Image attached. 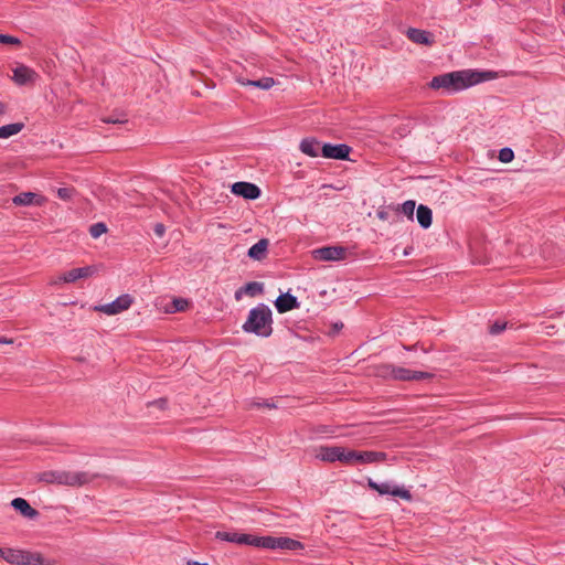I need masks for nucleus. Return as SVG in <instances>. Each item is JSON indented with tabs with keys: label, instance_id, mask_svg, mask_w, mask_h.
<instances>
[{
	"label": "nucleus",
	"instance_id": "1",
	"mask_svg": "<svg viewBox=\"0 0 565 565\" xmlns=\"http://www.w3.org/2000/svg\"><path fill=\"white\" fill-rule=\"evenodd\" d=\"M491 78H493L491 72L462 70L434 76L429 82V87L433 89H443L444 93L450 95Z\"/></svg>",
	"mask_w": 565,
	"mask_h": 565
},
{
	"label": "nucleus",
	"instance_id": "2",
	"mask_svg": "<svg viewBox=\"0 0 565 565\" xmlns=\"http://www.w3.org/2000/svg\"><path fill=\"white\" fill-rule=\"evenodd\" d=\"M271 323V310L268 306L260 303L249 310L247 320L243 324V330L266 338L273 332Z\"/></svg>",
	"mask_w": 565,
	"mask_h": 565
},
{
	"label": "nucleus",
	"instance_id": "3",
	"mask_svg": "<svg viewBox=\"0 0 565 565\" xmlns=\"http://www.w3.org/2000/svg\"><path fill=\"white\" fill-rule=\"evenodd\" d=\"M315 457L324 462H335L353 466L354 450L341 446H319Z\"/></svg>",
	"mask_w": 565,
	"mask_h": 565
},
{
	"label": "nucleus",
	"instance_id": "4",
	"mask_svg": "<svg viewBox=\"0 0 565 565\" xmlns=\"http://www.w3.org/2000/svg\"><path fill=\"white\" fill-rule=\"evenodd\" d=\"M0 556L13 565H42V558L39 554L26 551L0 547Z\"/></svg>",
	"mask_w": 565,
	"mask_h": 565
},
{
	"label": "nucleus",
	"instance_id": "5",
	"mask_svg": "<svg viewBox=\"0 0 565 565\" xmlns=\"http://www.w3.org/2000/svg\"><path fill=\"white\" fill-rule=\"evenodd\" d=\"M258 547L268 550H288L296 551L302 548V544L299 541L284 537V536H259Z\"/></svg>",
	"mask_w": 565,
	"mask_h": 565
},
{
	"label": "nucleus",
	"instance_id": "6",
	"mask_svg": "<svg viewBox=\"0 0 565 565\" xmlns=\"http://www.w3.org/2000/svg\"><path fill=\"white\" fill-rule=\"evenodd\" d=\"M367 486L370 489L379 492V494H381V495L392 494L394 497H398V498H402L407 501L412 500V494L408 490L401 488L398 486H394L390 482L379 483V482L374 481L373 479L369 478Z\"/></svg>",
	"mask_w": 565,
	"mask_h": 565
},
{
	"label": "nucleus",
	"instance_id": "7",
	"mask_svg": "<svg viewBox=\"0 0 565 565\" xmlns=\"http://www.w3.org/2000/svg\"><path fill=\"white\" fill-rule=\"evenodd\" d=\"M97 475L88 471H66L62 470L61 486L82 487L92 482Z\"/></svg>",
	"mask_w": 565,
	"mask_h": 565
},
{
	"label": "nucleus",
	"instance_id": "8",
	"mask_svg": "<svg viewBox=\"0 0 565 565\" xmlns=\"http://www.w3.org/2000/svg\"><path fill=\"white\" fill-rule=\"evenodd\" d=\"M215 537L221 541L232 542L239 545H250L258 547L259 536L238 533V532H226L217 531Z\"/></svg>",
	"mask_w": 565,
	"mask_h": 565
},
{
	"label": "nucleus",
	"instance_id": "9",
	"mask_svg": "<svg viewBox=\"0 0 565 565\" xmlns=\"http://www.w3.org/2000/svg\"><path fill=\"white\" fill-rule=\"evenodd\" d=\"M132 301L134 300L131 296L125 294L116 298L110 303L96 306L95 310L108 316H114L129 309V307L132 305Z\"/></svg>",
	"mask_w": 565,
	"mask_h": 565
},
{
	"label": "nucleus",
	"instance_id": "10",
	"mask_svg": "<svg viewBox=\"0 0 565 565\" xmlns=\"http://www.w3.org/2000/svg\"><path fill=\"white\" fill-rule=\"evenodd\" d=\"M95 273H96V268L94 266L73 268V269L60 275L55 279H53L51 281V284L52 285H56L58 282L71 284V282H75L78 279L88 278V277L93 276Z\"/></svg>",
	"mask_w": 565,
	"mask_h": 565
},
{
	"label": "nucleus",
	"instance_id": "11",
	"mask_svg": "<svg viewBox=\"0 0 565 565\" xmlns=\"http://www.w3.org/2000/svg\"><path fill=\"white\" fill-rule=\"evenodd\" d=\"M312 256L315 259L323 262L342 260L347 256V248L342 246H324L315 249Z\"/></svg>",
	"mask_w": 565,
	"mask_h": 565
},
{
	"label": "nucleus",
	"instance_id": "12",
	"mask_svg": "<svg viewBox=\"0 0 565 565\" xmlns=\"http://www.w3.org/2000/svg\"><path fill=\"white\" fill-rule=\"evenodd\" d=\"M411 372L412 370L406 367L384 364L379 366L376 374L381 377L392 379L395 381H411Z\"/></svg>",
	"mask_w": 565,
	"mask_h": 565
},
{
	"label": "nucleus",
	"instance_id": "13",
	"mask_svg": "<svg viewBox=\"0 0 565 565\" xmlns=\"http://www.w3.org/2000/svg\"><path fill=\"white\" fill-rule=\"evenodd\" d=\"M231 191L237 196H242L247 200H256L260 196V189L250 182H235L232 184Z\"/></svg>",
	"mask_w": 565,
	"mask_h": 565
},
{
	"label": "nucleus",
	"instance_id": "14",
	"mask_svg": "<svg viewBox=\"0 0 565 565\" xmlns=\"http://www.w3.org/2000/svg\"><path fill=\"white\" fill-rule=\"evenodd\" d=\"M38 77L39 75L34 70L23 64L13 70L12 79L20 86L33 84Z\"/></svg>",
	"mask_w": 565,
	"mask_h": 565
},
{
	"label": "nucleus",
	"instance_id": "15",
	"mask_svg": "<svg viewBox=\"0 0 565 565\" xmlns=\"http://www.w3.org/2000/svg\"><path fill=\"white\" fill-rule=\"evenodd\" d=\"M387 459V454L383 451H359L354 450L353 465H366L382 462Z\"/></svg>",
	"mask_w": 565,
	"mask_h": 565
},
{
	"label": "nucleus",
	"instance_id": "16",
	"mask_svg": "<svg viewBox=\"0 0 565 565\" xmlns=\"http://www.w3.org/2000/svg\"><path fill=\"white\" fill-rule=\"evenodd\" d=\"M350 150V147L347 145L324 143L321 148V153L324 158L343 160L348 158Z\"/></svg>",
	"mask_w": 565,
	"mask_h": 565
},
{
	"label": "nucleus",
	"instance_id": "17",
	"mask_svg": "<svg viewBox=\"0 0 565 565\" xmlns=\"http://www.w3.org/2000/svg\"><path fill=\"white\" fill-rule=\"evenodd\" d=\"M46 199L34 192H22L12 199L13 204L19 206L38 205L45 203Z\"/></svg>",
	"mask_w": 565,
	"mask_h": 565
},
{
	"label": "nucleus",
	"instance_id": "18",
	"mask_svg": "<svg viewBox=\"0 0 565 565\" xmlns=\"http://www.w3.org/2000/svg\"><path fill=\"white\" fill-rule=\"evenodd\" d=\"M12 508L21 515L28 519H35L39 516V511L33 509L29 502L23 498H15L11 501Z\"/></svg>",
	"mask_w": 565,
	"mask_h": 565
},
{
	"label": "nucleus",
	"instance_id": "19",
	"mask_svg": "<svg viewBox=\"0 0 565 565\" xmlns=\"http://www.w3.org/2000/svg\"><path fill=\"white\" fill-rule=\"evenodd\" d=\"M275 307L277 309L278 312L280 313H284V312H287L289 310H292V309H296L299 307V302L297 300V298L290 294H282L280 295L276 301H275Z\"/></svg>",
	"mask_w": 565,
	"mask_h": 565
},
{
	"label": "nucleus",
	"instance_id": "20",
	"mask_svg": "<svg viewBox=\"0 0 565 565\" xmlns=\"http://www.w3.org/2000/svg\"><path fill=\"white\" fill-rule=\"evenodd\" d=\"M407 38L417 44L431 45L434 42L429 32L414 28L407 30Z\"/></svg>",
	"mask_w": 565,
	"mask_h": 565
},
{
	"label": "nucleus",
	"instance_id": "21",
	"mask_svg": "<svg viewBox=\"0 0 565 565\" xmlns=\"http://www.w3.org/2000/svg\"><path fill=\"white\" fill-rule=\"evenodd\" d=\"M269 241L266 238L259 239L249 249L247 255L255 260H262L266 257Z\"/></svg>",
	"mask_w": 565,
	"mask_h": 565
},
{
	"label": "nucleus",
	"instance_id": "22",
	"mask_svg": "<svg viewBox=\"0 0 565 565\" xmlns=\"http://www.w3.org/2000/svg\"><path fill=\"white\" fill-rule=\"evenodd\" d=\"M263 291H264V285L262 282H258V281L247 282L244 287L236 290L235 299L239 300L243 294H246L250 297H255L257 295L263 294Z\"/></svg>",
	"mask_w": 565,
	"mask_h": 565
},
{
	"label": "nucleus",
	"instance_id": "23",
	"mask_svg": "<svg viewBox=\"0 0 565 565\" xmlns=\"http://www.w3.org/2000/svg\"><path fill=\"white\" fill-rule=\"evenodd\" d=\"M416 217L423 228H428L433 222V212L428 206L420 204L416 210Z\"/></svg>",
	"mask_w": 565,
	"mask_h": 565
},
{
	"label": "nucleus",
	"instance_id": "24",
	"mask_svg": "<svg viewBox=\"0 0 565 565\" xmlns=\"http://www.w3.org/2000/svg\"><path fill=\"white\" fill-rule=\"evenodd\" d=\"M237 81L243 86H253L260 89H269L275 85V79L273 77H263L257 81L238 78Z\"/></svg>",
	"mask_w": 565,
	"mask_h": 565
},
{
	"label": "nucleus",
	"instance_id": "25",
	"mask_svg": "<svg viewBox=\"0 0 565 565\" xmlns=\"http://www.w3.org/2000/svg\"><path fill=\"white\" fill-rule=\"evenodd\" d=\"M300 150L309 157H318L320 151V143L316 139H303L299 146Z\"/></svg>",
	"mask_w": 565,
	"mask_h": 565
},
{
	"label": "nucleus",
	"instance_id": "26",
	"mask_svg": "<svg viewBox=\"0 0 565 565\" xmlns=\"http://www.w3.org/2000/svg\"><path fill=\"white\" fill-rule=\"evenodd\" d=\"M24 128L23 122H13L0 127V139H7L18 135Z\"/></svg>",
	"mask_w": 565,
	"mask_h": 565
},
{
	"label": "nucleus",
	"instance_id": "27",
	"mask_svg": "<svg viewBox=\"0 0 565 565\" xmlns=\"http://www.w3.org/2000/svg\"><path fill=\"white\" fill-rule=\"evenodd\" d=\"M62 470H49L39 475V481L61 484Z\"/></svg>",
	"mask_w": 565,
	"mask_h": 565
},
{
	"label": "nucleus",
	"instance_id": "28",
	"mask_svg": "<svg viewBox=\"0 0 565 565\" xmlns=\"http://www.w3.org/2000/svg\"><path fill=\"white\" fill-rule=\"evenodd\" d=\"M416 204L415 201L408 200L404 202L402 205H399L398 210L406 215L409 220H413L414 211H415Z\"/></svg>",
	"mask_w": 565,
	"mask_h": 565
},
{
	"label": "nucleus",
	"instance_id": "29",
	"mask_svg": "<svg viewBox=\"0 0 565 565\" xmlns=\"http://www.w3.org/2000/svg\"><path fill=\"white\" fill-rule=\"evenodd\" d=\"M107 232V227L104 223H95L89 228V234L94 238H98L100 235Z\"/></svg>",
	"mask_w": 565,
	"mask_h": 565
},
{
	"label": "nucleus",
	"instance_id": "30",
	"mask_svg": "<svg viewBox=\"0 0 565 565\" xmlns=\"http://www.w3.org/2000/svg\"><path fill=\"white\" fill-rule=\"evenodd\" d=\"M0 43L7 44V45H21V40L17 36L9 35V34H0Z\"/></svg>",
	"mask_w": 565,
	"mask_h": 565
},
{
	"label": "nucleus",
	"instance_id": "31",
	"mask_svg": "<svg viewBox=\"0 0 565 565\" xmlns=\"http://www.w3.org/2000/svg\"><path fill=\"white\" fill-rule=\"evenodd\" d=\"M514 153L510 148H502L499 151V160L503 163H509L513 160Z\"/></svg>",
	"mask_w": 565,
	"mask_h": 565
},
{
	"label": "nucleus",
	"instance_id": "32",
	"mask_svg": "<svg viewBox=\"0 0 565 565\" xmlns=\"http://www.w3.org/2000/svg\"><path fill=\"white\" fill-rule=\"evenodd\" d=\"M434 374L429 372L422 371H412L411 372V381H420V380H430Z\"/></svg>",
	"mask_w": 565,
	"mask_h": 565
},
{
	"label": "nucleus",
	"instance_id": "33",
	"mask_svg": "<svg viewBox=\"0 0 565 565\" xmlns=\"http://www.w3.org/2000/svg\"><path fill=\"white\" fill-rule=\"evenodd\" d=\"M74 190L72 188H60L57 189V196L61 200L68 201L72 199Z\"/></svg>",
	"mask_w": 565,
	"mask_h": 565
},
{
	"label": "nucleus",
	"instance_id": "34",
	"mask_svg": "<svg viewBox=\"0 0 565 565\" xmlns=\"http://www.w3.org/2000/svg\"><path fill=\"white\" fill-rule=\"evenodd\" d=\"M172 305L173 311H183L188 307V301L185 299L179 298L174 299Z\"/></svg>",
	"mask_w": 565,
	"mask_h": 565
},
{
	"label": "nucleus",
	"instance_id": "35",
	"mask_svg": "<svg viewBox=\"0 0 565 565\" xmlns=\"http://www.w3.org/2000/svg\"><path fill=\"white\" fill-rule=\"evenodd\" d=\"M168 401L166 398H159L148 404V406H154L159 409H166Z\"/></svg>",
	"mask_w": 565,
	"mask_h": 565
},
{
	"label": "nucleus",
	"instance_id": "36",
	"mask_svg": "<svg viewBox=\"0 0 565 565\" xmlns=\"http://www.w3.org/2000/svg\"><path fill=\"white\" fill-rule=\"evenodd\" d=\"M505 328V324H500L498 322L493 323L491 327H490V332L492 334H498L500 333L502 330H504Z\"/></svg>",
	"mask_w": 565,
	"mask_h": 565
},
{
	"label": "nucleus",
	"instance_id": "37",
	"mask_svg": "<svg viewBox=\"0 0 565 565\" xmlns=\"http://www.w3.org/2000/svg\"><path fill=\"white\" fill-rule=\"evenodd\" d=\"M153 231H154L157 236L161 237V236H163V234L166 232V227H164L163 224L158 223V224L154 225Z\"/></svg>",
	"mask_w": 565,
	"mask_h": 565
},
{
	"label": "nucleus",
	"instance_id": "38",
	"mask_svg": "<svg viewBox=\"0 0 565 565\" xmlns=\"http://www.w3.org/2000/svg\"><path fill=\"white\" fill-rule=\"evenodd\" d=\"M252 406H257V407L265 406V407H268V408H275V407H276V405H275V404L269 403V402H264V403L254 402V403L252 404Z\"/></svg>",
	"mask_w": 565,
	"mask_h": 565
},
{
	"label": "nucleus",
	"instance_id": "39",
	"mask_svg": "<svg viewBox=\"0 0 565 565\" xmlns=\"http://www.w3.org/2000/svg\"><path fill=\"white\" fill-rule=\"evenodd\" d=\"M13 341L11 339H7L4 337H0V343L1 344H10L12 343Z\"/></svg>",
	"mask_w": 565,
	"mask_h": 565
},
{
	"label": "nucleus",
	"instance_id": "40",
	"mask_svg": "<svg viewBox=\"0 0 565 565\" xmlns=\"http://www.w3.org/2000/svg\"><path fill=\"white\" fill-rule=\"evenodd\" d=\"M189 565H209L207 563L189 562Z\"/></svg>",
	"mask_w": 565,
	"mask_h": 565
},
{
	"label": "nucleus",
	"instance_id": "41",
	"mask_svg": "<svg viewBox=\"0 0 565 565\" xmlns=\"http://www.w3.org/2000/svg\"><path fill=\"white\" fill-rule=\"evenodd\" d=\"M105 122H118V120H114V119H105Z\"/></svg>",
	"mask_w": 565,
	"mask_h": 565
},
{
	"label": "nucleus",
	"instance_id": "42",
	"mask_svg": "<svg viewBox=\"0 0 565 565\" xmlns=\"http://www.w3.org/2000/svg\"><path fill=\"white\" fill-rule=\"evenodd\" d=\"M2 111H3V110H2V104H0V114H1Z\"/></svg>",
	"mask_w": 565,
	"mask_h": 565
}]
</instances>
